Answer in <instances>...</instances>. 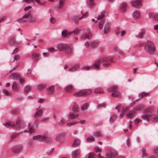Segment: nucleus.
I'll return each mask as SVG.
<instances>
[{"label":"nucleus","instance_id":"c85d7f7f","mask_svg":"<svg viewBox=\"0 0 158 158\" xmlns=\"http://www.w3.org/2000/svg\"><path fill=\"white\" fill-rule=\"evenodd\" d=\"M10 78L12 79L18 80L19 79V76L18 74H13L10 76Z\"/></svg>","mask_w":158,"mask_h":158},{"label":"nucleus","instance_id":"864d4df0","mask_svg":"<svg viewBox=\"0 0 158 158\" xmlns=\"http://www.w3.org/2000/svg\"><path fill=\"white\" fill-rule=\"evenodd\" d=\"M151 120L153 122L158 121V115H156L152 117L151 118Z\"/></svg>","mask_w":158,"mask_h":158},{"label":"nucleus","instance_id":"f257e3e1","mask_svg":"<svg viewBox=\"0 0 158 158\" xmlns=\"http://www.w3.org/2000/svg\"><path fill=\"white\" fill-rule=\"evenodd\" d=\"M112 60V58L110 56L103 57L101 59L97 60L95 62V66L98 69H100V64H102L105 67L108 66L110 65V63L113 61Z\"/></svg>","mask_w":158,"mask_h":158},{"label":"nucleus","instance_id":"a878e982","mask_svg":"<svg viewBox=\"0 0 158 158\" xmlns=\"http://www.w3.org/2000/svg\"><path fill=\"white\" fill-rule=\"evenodd\" d=\"M19 89V86L16 82H14L12 85V89L15 91H18Z\"/></svg>","mask_w":158,"mask_h":158},{"label":"nucleus","instance_id":"69168bd1","mask_svg":"<svg viewBox=\"0 0 158 158\" xmlns=\"http://www.w3.org/2000/svg\"><path fill=\"white\" fill-rule=\"evenodd\" d=\"M94 0H90L88 2V5L89 6H93L94 5Z\"/></svg>","mask_w":158,"mask_h":158},{"label":"nucleus","instance_id":"412c9836","mask_svg":"<svg viewBox=\"0 0 158 158\" xmlns=\"http://www.w3.org/2000/svg\"><path fill=\"white\" fill-rule=\"evenodd\" d=\"M135 114L136 112L135 111V110H134L133 109L132 110L130 111L128 114H127L126 115L127 117L129 118H131L135 116Z\"/></svg>","mask_w":158,"mask_h":158},{"label":"nucleus","instance_id":"dca6fc26","mask_svg":"<svg viewBox=\"0 0 158 158\" xmlns=\"http://www.w3.org/2000/svg\"><path fill=\"white\" fill-rule=\"evenodd\" d=\"M67 45L63 44H60L58 45L57 48L60 51H63L65 50Z\"/></svg>","mask_w":158,"mask_h":158},{"label":"nucleus","instance_id":"f704fd0d","mask_svg":"<svg viewBox=\"0 0 158 158\" xmlns=\"http://www.w3.org/2000/svg\"><path fill=\"white\" fill-rule=\"evenodd\" d=\"M80 143V141L78 139H76L74 140L72 146L73 147H75L79 145Z\"/></svg>","mask_w":158,"mask_h":158},{"label":"nucleus","instance_id":"f3484780","mask_svg":"<svg viewBox=\"0 0 158 158\" xmlns=\"http://www.w3.org/2000/svg\"><path fill=\"white\" fill-rule=\"evenodd\" d=\"M127 4L126 3H123L120 5V10L123 12H124L126 10Z\"/></svg>","mask_w":158,"mask_h":158},{"label":"nucleus","instance_id":"a211bd4d","mask_svg":"<svg viewBox=\"0 0 158 158\" xmlns=\"http://www.w3.org/2000/svg\"><path fill=\"white\" fill-rule=\"evenodd\" d=\"M149 19L154 20H158V14L151 13L149 15Z\"/></svg>","mask_w":158,"mask_h":158},{"label":"nucleus","instance_id":"b1692460","mask_svg":"<svg viewBox=\"0 0 158 158\" xmlns=\"http://www.w3.org/2000/svg\"><path fill=\"white\" fill-rule=\"evenodd\" d=\"M73 86L72 85H68L65 88V91L67 92H71L73 89Z\"/></svg>","mask_w":158,"mask_h":158},{"label":"nucleus","instance_id":"0eeeda50","mask_svg":"<svg viewBox=\"0 0 158 158\" xmlns=\"http://www.w3.org/2000/svg\"><path fill=\"white\" fill-rule=\"evenodd\" d=\"M23 146L21 145H18L13 147L12 148V152L15 153H18L22 149Z\"/></svg>","mask_w":158,"mask_h":158},{"label":"nucleus","instance_id":"9b49d317","mask_svg":"<svg viewBox=\"0 0 158 158\" xmlns=\"http://www.w3.org/2000/svg\"><path fill=\"white\" fill-rule=\"evenodd\" d=\"M64 136L63 133H60L57 135L55 137V140L58 142H60L62 138Z\"/></svg>","mask_w":158,"mask_h":158},{"label":"nucleus","instance_id":"c03bdc74","mask_svg":"<svg viewBox=\"0 0 158 158\" xmlns=\"http://www.w3.org/2000/svg\"><path fill=\"white\" fill-rule=\"evenodd\" d=\"M105 22L104 20H100L99 23V28L100 29H102L103 28V24H104Z\"/></svg>","mask_w":158,"mask_h":158},{"label":"nucleus","instance_id":"09e8293b","mask_svg":"<svg viewBox=\"0 0 158 158\" xmlns=\"http://www.w3.org/2000/svg\"><path fill=\"white\" fill-rule=\"evenodd\" d=\"M98 44L97 41H93L91 43L90 45L92 48H94Z\"/></svg>","mask_w":158,"mask_h":158},{"label":"nucleus","instance_id":"a19ab883","mask_svg":"<svg viewBox=\"0 0 158 158\" xmlns=\"http://www.w3.org/2000/svg\"><path fill=\"white\" fill-rule=\"evenodd\" d=\"M46 87V85L45 84H40L38 86L37 89L39 90H41L45 88Z\"/></svg>","mask_w":158,"mask_h":158},{"label":"nucleus","instance_id":"f8f14e48","mask_svg":"<svg viewBox=\"0 0 158 158\" xmlns=\"http://www.w3.org/2000/svg\"><path fill=\"white\" fill-rule=\"evenodd\" d=\"M140 13L137 10L134 11L132 13V16L133 18L136 19H138L140 16Z\"/></svg>","mask_w":158,"mask_h":158},{"label":"nucleus","instance_id":"4c0bfd02","mask_svg":"<svg viewBox=\"0 0 158 158\" xmlns=\"http://www.w3.org/2000/svg\"><path fill=\"white\" fill-rule=\"evenodd\" d=\"M79 32V30L78 28H76L74 31H69V34L71 35L72 34L76 35L78 34Z\"/></svg>","mask_w":158,"mask_h":158},{"label":"nucleus","instance_id":"72a5a7b5","mask_svg":"<svg viewBox=\"0 0 158 158\" xmlns=\"http://www.w3.org/2000/svg\"><path fill=\"white\" fill-rule=\"evenodd\" d=\"M80 153V150H77L73 152V157L76 158L79 155Z\"/></svg>","mask_w":158,"mask_h":158},{"label":"nucleus","instance_id":"bf43d9fd","mask_svg":"<svg viewBox=\"0 0 158 158\" xmlns=\"http://www.w3.org/2000/svg\"><path fill=\"white\" fill-rule=\"evenodd\" d=\"M78 106L76 104H75L73 105V110L75 112H77L78 111Z\"/></svg>","mask_w":158,"mask_h":158},{"label":"nucleus","instance_id":"5701e85b","mask_svg":"<svg viewBox=\"0 0 158 158\" xmlns=\"http://www.w3.org/2000/svg\"><path fill=\"white\" fill-rule=\"evenodd\" d=\"M110 25L109 23H106L104 27V33L106 34L110 31Z\"/></svg>","mask_w":158,"mask_h":158},{"label":"nucleus","instance_id":"f03ea898","mask_svg":"<svg viewBox=\"0 0 158 158\" xmlns=\"http://www.w3.org/2000/svg\"><path fill=\"white\" fill-rule=\"evenodd\" d=\"M145 51L150 55H154L156 52V48L153 43L151 41L147 42L144 47Z\"/></svg>","mask_w":158,"mask_h":158},{"label":"nucleus","instance_id":"58836bf2","mask_svg":"<svg viewBox=\"0 0 158 158\" xmlns=\"http://www.w3.org/2000/svg\"><path fill=\"white\" fill-rule=\"evenodd\" d=\"M69 31L68 32L66 30H64L62 32V36L64 37H67L69 35H70V34H69Z\"/></svg>","mask_w":158,"mask_h":158},{"label":"nucleus","instance_id":"3c124183","mask_svg":"<svg viewBox=\"0 0 158 158\" xmlns=\"http://www.w3.org/2000/svg\"><path fill=\"white\" fill-rule=\"evenodd\" d=\"M148 94V93H146L145 92H143L139 94V97L141 98H143L145 96H147Z\"/></svg>","mask_w":158,"mask_h":158},{"label":"nucleus","instance_id":"603ef678","mask_svg":"<svg viewBox=\"0 0 158 158\" xmlns=\"http://www.w3.org/2000/svg\"><path fill=\"white\" fill-rule=\"evenodd\" d=\"M31 15V12H28V13L25 14L24 16H23V18L24 19L28 18V17H31L32 16H30Z\"/></svg>","mask_w":158,"mask_h":158},{"label":"nucleus","instance_id":"6ab92c4d","mask_svg":"<svg viewBox=\"0 0 158 158\" xmlns=\"http://www.w3.org/2000/svg\"><path fill=\"white\" fill-rule=\"evenodd\" d=\"M88 14L87 13L84 14L82 16L79 17L77 15H76L73 17V19L74 20H81L82 19H85L87 17Z\"/></svg>","mask_w":158,"mask_h":158},{"label":"nucleus","instance_id":"79ce46f5","mask_svg":"<svg viewBox=\"0 0 158 158\" xmlns=\"http://www.w3.org/2000/svg\"><path fill=\"white\" fill-rule=\"evenodd\" d=\"M94 135L96 137H102V133L99 131L95 132L94 133Z\"/></svg>","mask_w":158,"mask_h":158},{"label":"nucleus","instance_id":"7c9ffc66","mask_svg":"<svg viewBox=\"0 0 158 158\" xmlns=\"http://www.w3.org/2000/svg\"><path fill=\"white\" fill-rule=\"evenodd\" d=\"M86 140L88 142H92L95 141V139L93 136L92 135L88 137Z\"/></svg>","mask_w":158,"mask_h":158},{"label":"nucleus","instance_id":"1a4fd4ad","mask_svg":"<svg viewBox=\"0 0 158 158\" xmlns=\"http://www.w3.org/2000/svg\"><path fill=\"white\" fill-rule=\"evenodd\" d=\"M91 35L90 33L88 32L85 33L81 35V40H85L86 39H90Z\"/></svg>","mask_w":158,"mask_h":158},{"label":"nucleus","instance_id":"0e129e2a","mask_svg":"<svg viewBox=\"0 0 158 158\" xmlns=\"http://www.w3.org/2000/svg\"><path fill=\"white\" fill-rule=\"evenodd\" d=\"M49 119V118L48 117H44L41 119V121L42 122H45L47 121Z\"/></svg>","mask_w":158,"mask_h":158},{"label":"nucleus","instance_id":"bb28decb","mask_svg":"<svg viewBox=\"0 0 158 158\" xmlns=\"http://www.w3.org/2000/svg\"><path fill=\"white\" fill-rule=\"evenodd\" d=\"M94 93L95 94H103L104 93V92L103 89L100 88H98L94 91Z\"/></svg>","mask_w":158,"mask_h":158},{"label":"nucleus","instance_id":"49530a36","mask_svg":"<svg viewBox=\"0 0 158 158\" xmlns=\"http://www.w3.org/2000/svg\"><path fill=\"white\" fill-rule=\"evenodd\" d=\"M32 87L30 85H27L26 86L25 88L24 91L26 93H27V92H28L30 91Z\"/></svg>","mask_w":158,"mask_h":158},{"label":"nucleus","instance_id":"6e6552de","mask_svg":"<svg viewBox=\"0 0 158 158\" xmlns=\"http://www.w3.org/2000/svg\"><path fill=\"white\" fill-rule=\"evenodd\" d=\"M40 106H39V108H37L36 109L37 111L34 115V117L35 118H38L42 116L43 114V111L41 109H40Z\"/></svg>","mask_w":158,"mask_h":158},{"label":"nucleus","instance_id":"cd10ccee","mask_svg":"<svg viewBox=\"0 0 158 158\" xmlns=\"http://www.w3.org/2000/svg\"><path fill=\"white\" fill-rule=\"evenodd\" d=\"M4 125L7 128H11L13 127L15 124L13 122H8L6 124H4Z\"/></svg>","mask_w":158,"mask_h":158},{"label":"nucleus","instance_id":"c756f323","mask_svg":"<svg viewBox=\"0 0 158 158\" xmlns=\"http://www.w3.org/2000/svg\"><path fill=\"white\" fill-rule=\"evenodd\" d=\"M43 136L40 135L34 136L33 137L32 139L33 140H39L41 141V138Z\"/></svg>","mask_w":158,"mask_h":158},{"label":"nucleus","instance_id":"de8ad7c7","mask_svg":"<svg viewBox=\"0 0 158 158\" xmlns=\"http://www.w3.org/2000/svg\"><path fill=\"white\" fill-rule=\"evenodd\" d=\"M145 31L143 30H142L141 31L139 32L138 35H137L136 36V37L138 38H141L142 36L145 33Z\"/></svg>","mask_w":158,"mask_h":158},{"label":"nucleus","instance_id":"393cba45","mask_svg":"<svg viewBox=\"0 0 158 158\" xmlns=\"http://www.w3.org/2000/svg\"><path fill=\"white\" fill-rule=\"evenodd\" d=\"M144 108V106L143 104L139 105L137 106L134 107L133 109L136 112V111H140Z\"/></svg>","mask_w":158,"mask_h":158},{"label":"nucleus","instance_id":"20e7f679","mask_svg":"<svg viewBox=\"0 0 158 158\" xmlns=\"http://www.w3.org/2000/svg\"><path fill=\"white\" fill-rule=\"evenodd\" d=\"M109 92H112V96L113 97L120 98L121 95L120 93L118 90V87L117 86H113L107 89Z\"/></svg>","mask_w":158,"mask_h":158},{"label":"nucleus","instance_id":"2f4dec72","mask_svg":"<svg viewBox=\"0 0 158 158\" xmlns=\"http://www.w3.org/2000/svg\"><path fill=\"white\" fill-rule=\"evenodd\" d=\"M105 12L103 11L102 12L100 15H99L97 17V20H100L104 18L105 17Z\"/></svg>","mask_w":158,"mask_h":158},{"label":"nucleus","instance_id":"4be33fe9","mask_svg":"<svg viewBox=\"0 0 158 158\" xmlns=\"http://www.w3.org/2000/svg\"><path fill=\"white\" fill-rule=\"evenodd\" d=\"M79 116V114L77 113L71 112L69 114V118L71 119H74L78 117Z\"/></svg>","mask_w":158,"mask_h":158},{"label":"nucleus","instance_id":"ddd939ff","mask_svg":"<svg viewBox=\"0 0 158 158\" xmlns=\"http://www.w3.org/2000/svg\"><path fill=\"white\" fill-rule=\"evenodd\" d=\"M65 51L67 54L72 55L73 53V49L72 47L67 45Z\"/></svg>","mask_w":158,"mask_h":158},{"label":"nucleus","instance_id":"e2e57ef3","mask_svg":"<svg viewBox=\"0 0 158 158\" xmlns=\"http://www.w3.org/2000/svg\"><path fill=\"white\" fill-rule=\"evenodd\" d=\"M96 157L94 153H90L88 158H95Z\"/></svg>","mask_w":158,"mask_h":158},{"label":"nucleus","instance_id":"338daca9","mask_svg":"<svg viewBox=\"0 0 158 158\" xmlns=\"http://www.w3.org/2000/svg\"><path fill=\"white\" fill-rule=\"evenodd\" d=\"M35 0H23V1L24 2L29 4L31 3V2H33V3H34V1Z\"/></svg>","mask_w":158,"mask_h":158},{"label":"nucleus","instance_id":"5fc2aeb1","mask_svg":"<svg viewBox=\"0 0 158 158\" xmlns=\"http://www.w3.org/2000/svg\"><path fill=\"white\" fill-rule=\"evenodd\" d=\"M65 121L62 118L58 123V124L59 126H61L65 124Z\"/></svg>","mask_w":158,"mask_h":158},{"label":"nucleus","instance_id":"680f3d73","mask_svg":"<svg viewBox=\"0 0 158 158\" xmlns=\"http://www.w3.org/2000/svg\"><path fill=\"white\" fill-rule=\"evenodd\" d=\"M21 123V120L19 118H18L16 121V128H19L20 126V123Z\"/></svg>","mask_w":158,"mask_h":158},{"label":"nucleus","instance_id":"13d9d810","mask_svg":"<svg viewBox=\"0 0 158 158\" xmlns=\"http://www.w3.org/2000/svg\"><path fill=\"white\" fill-rule=\"evenodd\" d=\"M2 92L4 94L7 96H10L11 94L10 92H9L7 90L5 89H4Z\"/></svg>","mask_w":158,"mask_h":158},{"label":"nucleus","instance_id":"473e14b6","mask_svg":"<svg viewBox=\"0 0 158 158\" xmlns=\"http://www.w3.org/2000/svg\"><path fill=\"white\" fill-rule=\"evenodd\" d=\"M35 1L37 3L38 5L43 6H44L46 3V1H41L40 0H35Z\"/></svg>","mask_w":158,"mask_h":158},{"label":"nucleus","instance_id":"774afa93","mask_svg":"<svg viewBox=\"0 0 158 158\" xmlns=\"http://www.w3.org/2000/svg\"><path fill=\"white\" fill-rule=\"evenodd\" d=\"M146 149L145 148H142V156L143 157H144L146 155V154L145 153Z\"/></svg>","mask_w":158,"mask_h":158},{"label":"nucleus","instance_id":"e433bc0d","mask_svg":"<svg viewBox=\"0 0 158 158\" xmlns=\"http://www.w3.org/2000/svg\"><path fill=\"white\" fill-rule=\"evenodd\" d=\"M65 0H60L59 2V8H62L64 5Z\"/></svg>","mask_w":158,"mask_h":158},{"label":"nucleus","instance_id":"9d476101","mask_svg":"<svg viewBox=\"0 0 158 158\" xmlns=\"http://www.w3.org/2000/svg\"><path fill=\"white\" fill-rule=\"evenodd\" d=\"M85 91L84 89L78 92L74 93L73 95L77 97H82L86 95Z\"/></svg>","mask_w":158,"mask_h":158},{"label":"nucleus","instance_id":"7ed1b4c3","mask_svg":"<svg viewBox=\"0 0 158 158\" xmlns=\"http://www.w3.org/2000/svg\"><path fill=\"white\" fill-rule=\"evenodd\" d=\"M144 114L142 115L141 117L144 120L149 121L151 116L152 115L154 111L151 108H148L144 111Z\"/></svg>","mask_w":158,"mask_h":158},{"label":"nucleus","instance_id":"4d7b16f0","mask_svg":"<svg viewBox=\"0 0 158 158\" xmlns=\"http://www.w3.org/2000/svg\"><path fill=\"white\" fill-rule=\"evenodd\" d=\"M20 21H19V23H24V24H26L27 23H32L33 22V20H28V21H29V22H27V21L26 20H19Z\"/></svg>","mask_w":158,"mask_h":158},{"label":"nucleus","instance_id":"423d86ee","mask_svg":"<svg viewBox=\"0 0 158 158\" xmlns=\"http://www.w3.org/2000/svg\"><path fill=\"white\" fill-rule=\"evenodd\" d=\"M142 0H134L131 2V5L132 6L138 8L142 6Z\"/></svg>","mask_w":158,"mask_h":158},{"label":"nucleus","instance_id":"2eb2a0df","mask_svg":"<svg viewBox=\"0 0 158 158\" xmlns=\"http://www.w3.org/2000/svg\"><path fill=\"white\" fill-rule=\"evenodd\" d=\"M52 141V139L49 137L43 136L41 138V141H44L46 143H50Z\"/></svg>","mask_w":158,"mask_h":158},{"label":"nucleus","instance_id":"ea45409f","mask_svg":"<svg viewBox=\"0 0 158 158\" xmlns=\"http://www.w3.org/2000/svg\"><path fill=\"white\" fill-rule=\"evenodd\" d=\"M28 127H29V132L31 134L35 132V129L33 126H31V124L30 123H28Z\"/></svg>","mask_w":158,"mask_h":158},{"label":"nucleus","instance_id":"37998d69","mask_svg":"<svg viewBox=\"0 0 158 158\" xmlns=\"http://www.w3.org/2000/svg\"><path fill=\"white\" fill-rule=\"evenodd\" d=\"M10 43L12 45H14L16 44L15 38L14 37H11L10 40Z\"/></svg>","mask_w":158,"mask_h":158},{"label":"nucleus","instance_id":"4468645a","mask_svg":"<svg viewBox=\"0 0 158 158\" xmlns=\"http://www.w3.org/2000/svg\"><path fill=\"white\" fill-rule=\"evenodd\" d=\"M46 90L48 94L49 95L53 94L54 92V86H52L49 87Z\"/></svg>","mask_w":158,"mask_h":158},{"label":"nucleus","instance_id":"c9c22d12","mask_svg":"<svg viewBox=\"0 0 158 158\" xmlns=\"http://www.w3.org/2000/svg\"><path fill=\"white\" fill-rule=\"evenodd\" d=\"M95 63L94 64H93L92 66H88V67H84V69L85 70H89L90 69L94 68L95 69H98V68H97L95 66Z\"/></svg>","mask_w":158,"mask_h":158},{"label":"nucleus","instance_id":"8fccbe9b","mask_svg":"<svg viewBox=\"0 0 158 158\" xmlns=\"http://www.w3.org/2000/svg\"><path fill=\"white\" fill-rule=\"evenodd\" d=\"M88 104L87 103H85L84 104L82 107H81V110H84L87 109L88 107Z\"/></svg>","mask_w":158,"mask_h":158},{"label":"nucleus","instance_id":"39448f33","mask_svg":"<svg viewBox=\"0 0 158 158\" xmlns=\"http://www.w3.org/2000/svg\"><path fill=\"white\" fill-rule=\"evenodd\" d=\"M118 156V154L115 151H113L111 152L110 153L106 154V158L102 157L100 154L98 155V158H115Z\"/></svg>","mask_w":158,"mask_h":158},{"label":"nucleus","instance_id":"052dcab7","mask_svg":"<svg viewBox=\"0 0 158 158\" xmlns=\"http://www.w3.org/2000/svg\"><path fill=\"white\" fill-rule=\"evenodd\" d=\"M85 91V94L86 95H88L91 94L92 92V90L90 89H84Z\"/></svg>","mask_w":158,"mask_h":158},{"label":"nucleus","instance_id":"a18cd8bd","mask_svg":"<svg viewBox=\"0 0 158 158\" xmlns=\"http://www.w3.org/2000/svg\"><path fill=\"white\" fill-rule=\"evenodd\" d=\"M78 122L77 121H73L72 122H69L67 123V125L69 127H70L71 126L77 124Z\"/></svg>","mask_w":158,"mask_h":158},{"label":"nucleus","instance_id":"aec40b11","mask_svg":"<svg viewBox=\"0 0 158 158\" xmlns=\"http://www.w3.org/2000/svg\"><path fill=\"white\" fill-rule=\"evenodd\" d=\"M39 56L40 55L39 54L37 53L34 52L32 53L31 57L33 60L35 61H38V59Z\"/></svg>","mask_w":158,"mask_h":158},{"label":"nucleus","instance_id":"6e6d98bb","mask_svg":"<svg viewBox=\"0 0 158 158\" xmlns=\"http://www.w3.org/2000/svg\"><path fill=\"white\" fill-rule=\"evenodd\" d=\"M116 118V116L115 115H113L110 118L109 120V122L110 123H112L114 122V120Z\"/></svg>","mask_w":158,"mask_h":158}]
</instances>
